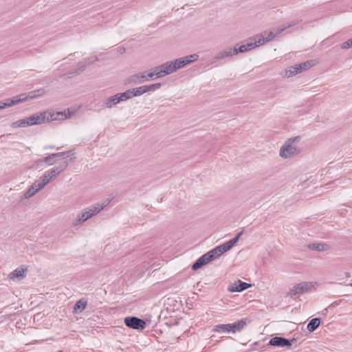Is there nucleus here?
<instances>
[{
  "label": "nucleus",
  "mask_w": 352,
  "mask_h": 352,
  "mask_svg": "<svg viewBox=\"0 0 352 352\" xmlns=\"http://www.w3.org/2000/svg\"><path fill=\"white\" fill-rule=\"evenodd\" d=\"M241 234L242 232L238 233L234 239L215 247L210 251L202 255L192 265V269L193 270H197L201 267L203 265H206L210 261L220 257L223 253L230 250L237 243Z\"/></svg>",
  "instance_id": "1"
},
{
  "label": "nucleus",
  "mask_w": 352,
  "mask_h": 352,
  "mask_svg": "<svg viewBox=\"0 0 352 352\" xmlns=\"http://www.w3.org/2000/svg\"><path fill=\"white\" fill-rule=\"evenodd\" d=\"M75 111L68 109L63 111H45L38 112L27 118L28 126L39 125L54 120H64L71 118Z\"/></svg>",
  "instance_id": "2"
},
{
  "label": "nucleus",
  "mask_w": 352,
  "mask_h": 352,
  "mask_svg": "<svg viewBox=\"0 0 352 352\" xmlns=\"http://www.w3.org/2000/svg\"><path fill=\"white\" fill-rule=\"evenodd\" d=\"M198 54H192L183 56L171 61H167L160 65L163 76L171 74L186 65L190 64L199 59Z\"/></svg>",
  "instance_id": "3"
},
{
  "label": "nucleus",
  "mask_w": 352,
  "mask_h": 352,
  "mask_svg": "<svg viewBox=\"0 0 352 352\" xmlns=\"http://www.w3.org/2000/svg\"><path fill=\"white\" fill-rule=\"evenodd\" d=\"M300 140V136L287 140L279 150V156L283 159H292L299 155L301 153V148L298 146Z\"/></svg>",
  "instance_id": "4"
},
{
  "label": "nucleus",
  "mask_w": 352,
  "mask_h": 352,
  "mask_svg": "<svg viewBox=\"0 0 352 352\" xmlns=\"http://www.w3.org/2000/svg\"><path fill=\"white\" fill-rule=\"evenodd\" d=\"M45 91L43 89L32 91L28 94H22L19 96H14L12 98L6 99L4 102L0 101V110L6 107H12L20 102L26 101L28 99L36 98L42 96L45 94Z\"/></svg>",
  "instance_id": "5"
},
{
  "label": "nucleus",
  "mask_w": 352,
  "mask_h": 352,
  "mask_svg": "<svg viewBox=\"0 0 352 352\" xmlns=\"http://www.w3.org/2000/svg\"><path fill=\"white\" fill-rule=\"evenodd\" d=\"M162 77L164 76L160 66L159 65L151 69L143 71L133 75L131 77L130 81L133 83L140 84Z\"/></svg>",
  "instance_id": "6"
},
{
  "label": "nucleus",
  "mask_w": 352,
  "mask_h": 352,
  "mask_svg": "<svg viewBox=\"0 0 352 352\" xmlns=\"http://www.w3.org/2000/svg\"><path fill=\"white\" fill-rule=\"evenodd\" d=\"M317 287V282H301L293 286L287 292V296L292 298H295L296 296L302 295L305 293L316 290Z\"/></svg>",
  "instance_id": "7"
},
{
  "label": "nucleus",
  "mask_w": 352,
  "mask_h": 352,
  "mask_svg": "<svg viewBox=\"0 0 352 352\" xmlns=\"http://www.w3.org/2000/svg\"><path fill=\"white\" fill-rule=\"evenodd\" d=\"M247 325L246 321L243 319L234 323L219 324L215 325L212 329L214 333H235L242 331Z\"/></svg>",
  "instance_id": "8"
},
{
  "label": "nucleus",
  "mask_w": 352,
  "mask_h": 352,
  "mask_svg": "<svg viewBox=\"0 0 352 352\" xmlns=\"http://www.w3.org/2000/svg\"><path fill=\"white\" fill-rule=\"evenodd\" d=\"M67 164L64 166H56L44 173L41 177L39 182L41 184L45 186L50 183L52 180H54L66 168Z\"/></svg>",
  "instance_id": "9"
},
{
  "label": "nucleus",
  "mask_w": 352,
  "mask_h": 352,
  "mask_svg": "<svg viewBox=\"0 0 352 352\" xmlns=\"http://www.w3.org/2000/svg\"><path fill=\"white\" fill-rule=\"evenodd\" d=\"M162 86L161 83H155L149 85H143L139 87L131 89L133 96H140L145 93L149 91H154L158 89H160Z\"/></svg>",
  "instance_id": "10"
},
{
  "label": "nucleus",
  "mask_w": 352,
  "mask_h": 352,
  "mask_svg": "<svg viewBox=\"0 0 352 352\" xmlns=\"http://www.w3.org/2000/svg\"><path fill=\"white\" fill-rule=\"evenodd\" d=\"M125 324L134 329H143L146 327V322L137 317H126L124 319Z\"/></svg>",
  "instance_id": "11"
},
{
  "label": "nucleus",
  "mask_w": 352,
  "mask_h": 352,
  "mask_svg": "<svg viewBox=\"0 0 352 352\" xmlns=\"http://www.w3.org/2000/svg\"><path fill=\"white\" fill-rule=\"evenodd\" d=\"M91 218V217L89 214V212L85 208L77 214L76 218L72 221V226L74 227L80 226Z\"/></svg>",
  "instance_id": "12"
},
{
  "label": "nucleus",
  "mask_w": 352,
  "mask_h": 352,
  "mask_svg": "<svg viewBox=\"0 0 352 352\" xmlns=\"http://www.w3.org/2000/svg\"><path fill=\"white\" fill-rule=\"evenodd\" d=\"M44 187L41 184V183L39 182V180H36L32 184L31 186L29 187V188L26 190V192L24 193V198L28 199L33 196H34L37 192H38L40 190L43 189Z\"/></svg>",
  "instance_id": "13"
},
{
  "label": "nucleus",
  "mask_w": 352,
  "mask_h": 352,
  "mask_svg": "<svg viewBox=\"0 0 352 352\" xmlns=\"http://www.w3.org/2000/svg\"><path fill=\"white\" fill-rule=\"evenodd\" d=\"M27 269L28 267L25 265H22L19 267H17L16 269H15L14 271L9 274L8 278L12 280H14L16 279L21 280L24 278L26 275Z\"/></svg>",
  "instance_id": "14"
},
{
  "label": "nucleus",
  "mask_w": 352,
  "mask_h": 352,
  "mask_svg": "<svg viewBox=\"0 0 352 352\" xmlns=\"http://www.w3.org/2000/svg\"><path fill=\"white\" fill-rule=\"evenodd\" d=\"M250 287V284L245 282H242L241 280H238L233 283H231L228 286V290L230 292H240L249 288Z\"/></svg>",
  "instance_id": "15"
},
{
  "label": "nucleus",
  "mask_w": 352,
  "mask_h": 352,
  "mask_svg": "<svg viewBox=\"0 0 352 352\" xmlns=\"http://www.w3.org/2000/svg\"><path fill=\"white\" fill-rule=\"evenodd\" d=\"M236 55V46H234L233 48L228 47L219 52L216 56L215 59L221 60L226 58H231L234 56Z\"/></svg>",
  "instance_id": "16"
},
{
  "label": "nucleus",
  "mask_w": 352,
  "mask_h": 352,
  "mask_svg": "<svg viewBox=\"0 0 352 352\" xmlns=\"http://www.w3.org/2000/svg\"><path fill=\"white\" fill-rule=\"evenodd\" d=\"M269 344L274 346H291L292 342L290 340L283 337H274L270 340Z\"/></svg>",
  "instance_id": "17"
},
{
  "label": "nucleus",
  "mask_w": 352,
  "mask_h": 352,
  "mask_svg": "<svg viewBox=\"0 0 352 352\" xmlns=\"http://www.w3.org/2000/svg\"><path fill=\"white\" fill-rule=\"evenodd\" d=\"M109 202L108 201L102 204H97L86 208L89 212L91 217H93L102 211L109 204Z\"/></svg>",
  "instance_id": "18"
},
{
  "label": "nucleus",
  "mask_w": 352,
  "mask_h": 352,
  "mask_svg": "<svg viewBox=\"0 0 352 352\" xmlns=\"http://www.w3.org/2000/svg\"><path fill=\"white\" fill-rule=\"evenodd\" d=\"M309 250H316L318 252H323L329 250L330 247L328 244L324 243H314L307 245Z\"/></svg>",
  "instance_id": "19"
},
{
  "label": "nucleus",
  "mask_w": 352,
  "mask_h": 352,
  "mask_svg": "<svg viewBox=\"0 0 352 352\" xmlns=\"http://www.w3.org/2000/svg\"><path fill=\"white\" fill-rule=\"evenodd\" d=\"M281 32H283V29H281L280 26L273 28L271 31L268 32H265L264 33L266 35V36H265V41H267V42L272 41Z\"/></svg>",
  "instance_id": "20"
},
{
  "label": "nucleus",
  "mask_w": 352,
  "mask_h": 352,
  "mask_svg": "<svg viewBox=\"0 0 352 352\" xmlns=\"http://www.w3.org/2000/svg\"><path fill=\"white\" fill-rule=\"evenodd\" d=\"M97 60H98V58L96 56H92V57H90V58L83 60L82 61L79 63L80 68L78 72H75V74L80 73L81 72L84 71V69H85V67L87 65L92 64Z\"/></svg>",
  "instance_id": "21"
},
{
  "label": "nucleus",
  "mask_w": 352,
  "mask_h": 352,
  "mask_svg": "<svg viewBox=\"0 0 352 352\" xmlns=\"http://www.w3.org/2000/svg\"><path fill=\"white\" fill-rule=\"evenodd\" d=\"M301 73L300 69L298 67V64L289 67L285 69V76L287 78L292 77L298 74Z\"/></svg>",
  "instance_id": "22"
},
{
  "label": "nucleus",
  "mask_w": 352,
  "mask_h": 352,
  "mask_svg": "<svg viewBox=\"0 0 352 352\" xmlns=\"http://www.w3.org/2000/svg\"><path fill=\"white\" fill-rule=\"evenodd\" d=\"M87 307V300L84 298L80 299L76 302L74 307V312L76 314L80 313L85 309Z\"/></svg>",
  "instance_id": "23"
},
{
  "label": "nucleus",
  "mask_w": 352,
  "mask_h": 352,
  "mask_svg": "<svg viewBox=\"0 0 352 352\" xmlns=\"http://www.w3.org/2000/svg\"><path fill=\"white\" fill-rule=\"evenodd\" d=\"M120 98H118L117 94L110 97L107 100L104 102V105L106 108H112L114 105L118 104L120 102Z\"/></svg>",
  "instance_id": "24"
},
{
  "label": "nucleus",
  "mask_w": 352,
  "mask_h": 352,
  "mask_svg": "<svg viewBox=\"0 0 352 352\" xmlns=\"http://www.w3.org/2000/svg\"><path fill=\"white\" fill-rule=\"evenodd\" d=\"M320 319L318 318H313L307 324V329L310 332L314 331L320 325Z\"/></svg>",
  "instance_id": "25"
},
{
  "label": "nucleus",
  "mask_w": 352,
  "mask_h": 352,
  "mask_svg": "<svg viewBox=\"0 0 352 352\" xmlns=\"http://www.w3.org/2000/svg\"><path fill=\"white\" fill-rule=\"evenodd\" d=\"M315 65H316V60H308V61L298 64V66L300 69V72H302L303 71H305V70L314 67Z\"/></svg>",
  "instance_id": "26"
},
{
  "label": "nucleus",
  "mask_w": 352,
  "mask_h": 352,
  "mask_svg": "<svg viewBox=\"0 0 352 352\" xmlns=\"http://www.w3.org/2000/svg\"><path fill=\"white\" fill-rule=\"evenodd\" d=\"M117 95L118 96V98H120V102L131 99L133 97L131 89H128L125 92L118 94Z\"/></svg>",
  "instance_id": "27"
},
{
  "label": "nucleus",
  "mask_w": 352,
  "mask_h": 352,
  "mask_svg": "<svg viewBox=\"0 0 352 352\" xmlns=\"http://www.w3.org/2000/svg\"><path fill=\"white\" fill-rule=\"evenodd\" d=\"M27 123V118L25 119L19 120L12 123V127L13 128H23L29 126Z\"/></svg>",
  "instance_id": "28"
},
{
  "label": "nucleus",
  "mask_w": 352,
  "mask_h": 352,
  "mask_svg": "<svg viewBox=\"0 0 352 352\" xmlns=\"http://www.w3.org/2000/svg\"><path fill=\"white\" fill-rule=\"evenodd\" d=\"M57 157H58V154L53 153V154L45 157L43 161L48 165L51 166L56 162V158Z\"/></svg>",
  "instance_id": "29"
},
{
  "label": "nucleus",
  "mask_w": 352,
  "mask_h": 352,
  "mask_svg": "<svg viewBox=\"0 0 352 352\" xmlns=\"http://www.w3.org/2000/svg\"><path fill=\"white\" fill-rule=\"evenodd\" d=\"M301 21V20H294V21H292L286 24H283L281 25H280V28L283 29V32L285 31V30H287V28H292L294 25H298L300 22Z\"/></svg>",
  "instance_id": "30"
},
{
  "label": "nucleus",
  "mask_w": 352,
  "mask_h": 352,
  "mask_svg": "<svg viewBox=\"0 0 352 352\" xmlns=\"http://www.w3.org/2000/svg\"><path fill=\"white\" fill-rule=\"evenodd\" d=\"M342 50H348L352 47V38L347 40L346 41L342 43L340 46Z\"/></svg>",
  "instance_id": "31"
},
{
  "label": "nucleus",
  "mask_w": 352,
  "mask_h": 352,
  "mask_svg": "<svg viewBox=\"0 0 352 352\" xmlns=\"http://www.w3.org/2000/svg\"><path fill=\"white\" fill-rule=\"evenodd\" d=\"M235 46H236V54L238 53H243L248 51L246 45H242L240 46H239V45H236Z\"/></svg>",
  "instance_id": "32"
},
{
  "label": "nucleus",
  "mask_w": 352,
  "mask_h": 352,
  "mask_svg": "<svg viewBox=\"0 0 352 352\" xmlns=\"http://www.w3.org/2000/svg\"><path fill=\"white\" fill-rule=\"evenodd\" d=\"M267 41H265V37L263 34L260 36V38L257 41H255V43H256V47L263 45Z\"/></svg>",
  "instance_id": "33"
},
{
  "label": "nucleus",
  "mask_w": 352,
  "mask_h": 352,
  "mask_svg": "<svg viewBox=\"0 0 352 352\" xmlns=\"http://www.w3.org/2000/svg\"><path fill=\"white\" fill-rule=\"evenodd\" d=\"M245 45L247 46L248 51H250L256 47V43H255V42H250Z\"/></svg>",
  "instance_id": "34"
},
{
  "label": "nucleus",
  "mask_w": 352,
  "mask_h": 352,
  "mask_svg": "<svg viewBox=\"0 0 352 352\" xmlns=\"http://www.w3.org/2000/svg\"><path fill=\"white\" fill-rule=\"evenodd\" d=\"M70 152H61V153H56V154H58V157L60 156H65L67 154H69Z\"/></svg>",
  "instance_id": "35"
},
{
  "label": "nucleus",
  "mask_w": 352,
  "mask_h": 352,
  "mask_svg": "<svg viewBox=\"0 0 352 352\" xmlns=\"http://www.w3.org/2000/svg\"><path fill=\"white\" fill-rule=\"evenodd\" d=\"M350 286H351V287H352V283H350Z\"/></svg>",
  "instance_id": "36"
}]
</instances>
